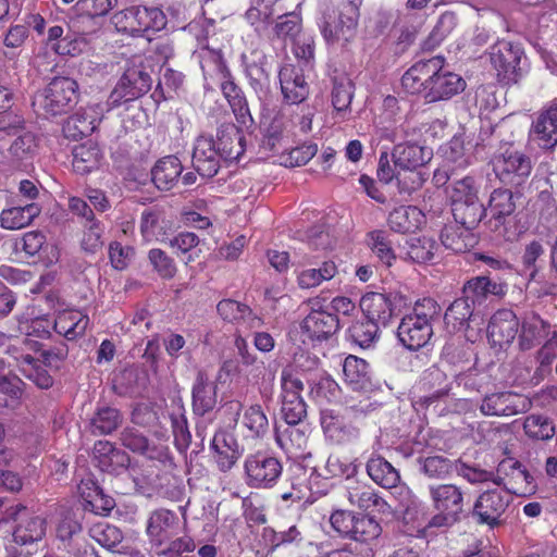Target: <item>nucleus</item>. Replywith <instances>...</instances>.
<instances>
[{
	"label": "nucleus",
	"instance_id": "29",
	"mask_svg": "<svg viewBox=\"0 0 557 557\" xmlns=\"http://www.w3.org/2000/svg\"><path fill=\"white\" fill-rule=\"evenodd\" d=\"M214 459L220 470H230L243 454L237 440L228 432H216L211 442Z\"/></svg>",
	"mask_w": 557,
	"mask_h": 557
},
{
	"label": "nucleus",
	"instance_id": "9",
	"mask_svg": "<svg viewBox=\"0 0 557 557\" xmlns=\"http://www.w3.org/2000/svg\"><path fill=\"white\" fill-rule=\"evenodd\" d=\"M392 156L395 168L405 173H409L410 185H406L404 191L411 193L421 187L425 178L418 170L432 159V150L424 146L407 141L397 144L394 147Z\"/></svg>",
	"mask_w": 557,
	"mask_h": 557
},
{
	"label": "nucleus",
	"instance_id": "7",
	"mask_svg": "<svg viewBox=\"0 0 557 557\" xmlns=\"http://www.w3.org/2000/svg\"><path fill=\"white\" fill-rule=\"evenodd\" d=\"M429 495L436 513L431 518L430 527H450L457 522L463 510V493L455 484L430 485Z\"/></svg>",
	"mask_w": 557,
	"mask_h": 557
},
{
	"label": "nucleus",
	"instance_id": "10",
	"mask_svg": "<svg viewBox=\"0 0 557 557\" xmlns=\"http://www.w3.org/2000/svg\"><path fill=\"white\" fill-rule=\"evenodd\" d=\"M245 478L252 488H271L282 475L281 461L267 453L257 451L246 457L244 462Z\"/></svg>",
	"mask_w": 557,
	"mask_h": 557
},
{
	"label": "nucleus",
	"instance_id": "63",
	"mask_svg": "<svg viewBox=\"0 0 557 557\" xmlns=\"http://www.w3.org/2000/svg\"><path fill=\"white\" fill-rule=\"evenodd\" d=\"M369 238L373 253L382 263L386 267H391L396 260V255L393 250L388 235L383 231H373L369 234Z\"/></svg>",
	"mask_w": 557,
	"mask_h": 557
},
{
	"label": "nucleus",
	"instance_id": "55",
	"mask_svg": "<svg viewBox=\"0 0 557 557\" xmlns=\"http://www.w3.org/2000/svg\"><path fill=\"white\" fill-rule=\"evenodd\" d=\"M515 202L512 193L509 189H495L488 201V207L485 208V213L490 212L491 216L500 220L510 215L515 211Z\"/></svg>",
	"mask_w": 557,
	"mask_h": 557
},
{
	"label": "nucleus",
	"instance_id": "27",
	"mask_svg": "<svg viewBox=\"0 0 557 557\" xmlns=\"http://www.w3.org/2000/svg\"><path fill=\"white\" fill-rule=\"evenodd\" d=\"M216 312L227 323L242 325L247 330L261 327L262 319L245 304L233 299H222L216 305Z\"/></svg>",
	"mask_w": 557,
	"mask_h": 557
},
{
	"label": "nucleus",
	"instance_id": "62",
	"mask_svg": "<svg viewBox=\"0 0 557 557\" xmlns=\"http://www.w3.org/2000/svg\"><path fill=\"white\" fill-rule=\"evenodd\" d=\"M121 418L116 409L103 407L98 409L90 425L95 434H109L119 426Z\"/></svg>",
	"mask_w": 557,
	"mask_h": 557
},
{
	"label": "nucleus",
	"instance_id": "40",
	"mask_svg": "<svg viewBox=\"0 0 557 557\" xmlns=\"http://www.w3.org/2000/svg\"><path fill=\"white\" fill-rule=\"evenodd\" d=\"M102 152L92 140H87L73 148V169L78 174H87L99 168Z\"/></svg>",
	"mask_w": 557,
	"mask_h": 557
},
{
	"label": "nucleus",
	"instance_id": "42",
	"mask_svg": "<svg viewBox=\"0 0 557 557\" xmlns=\"http://www.w3.org/2000/svg\"><path fill=\"white\" fill-rule=\"evenodd\" d=\"M369 476L384 488L397 487L399 472L383 457L372 456L367 462Z\"/></svg>",
	"mask_w": 557,
	"mask_h": 557
},
{
	"label": "nucleus",
	"instance_id": "46",
	"mask_svg": "<svg viewBox=\"0 0 557 557\" xmlns=\"http://www.w3.org/2000/svg\"><path fill=\"white\" fill-rule=\"evenodd\" d=\"M169 418L174 436V444L180 451H184L190 444L191 435L187 426L185 408L181 401H173Z\"/></svg>",
	"mask_w": 557,
	"mask_h": 557
},
{
	"label": "nucleus",
	"instance_id": "6",
	"mask_svg": "<svg viewBox=\"0 0 557 557\" xmlns=\"http://www.w3.org/2000/svg\"><path fill=\"white\" fill-rule=\"evenodd\" d=\"M151 85L152 78L144 59L135 57L111 91L107 103L113 109L123 102L133 101L147 94Z\"/></svg>",
	"mask_w": 557,
	"mask_h": 557
},
{
	"label": "nucleus",
	"instance_id": "5",
	"mask_svg": "<svg viewBox=\"0 0 557 557\" xmlns=\"http://www.w3.org/2000/svg\"><path fill=\"white\" fill-rule=\"evenodd\" d=\"M16 523L13 530L14 542L21 545L40 541L46 534V520L35 515L26 506L0 500V525Z\"/></svg>",
	"mask_w": 557,
	"mask_h": 557
},
{
	"label": "nucleus",
	"instance_id": "59",
	"mask_svg": "<svg viewBox=\"0 0 557 557\" xmlns=\"http://www.w3.org/2000/svg\"><path fill=\"white\" fill-rule=\"evenodd\" d=\"M281 399L283 405H290L297 400H304L301 393L304 383L292 370L284 369L281 375Z\"/></svg>",
	"mask_w": 557,
	"mask_h": 557
},
{
	"label": "nucleus",
	"instance_id": "54",
	"mask_svg": "<svg viewBox=\"0 0 557 557\" xmlns=\"http://www.w3.org/2000/svg\"><path fill=\"white\" fill-rule=\"evenodd\" d=\"M272 0H251L250 8L246 11V20L258 32H264L273 15Z\"/></svg>",
	"mask_w": 557,
	"mask_h": 557
},
{
	"label": "nucleus",
	"instance_id": "18",
	"mask_svg": "<svg viewBox=\"0 0 557 557\" xmlns=\"http://www.w3.org/2000/svg\"><path fill=\"white\" fill-rule=\"evenodd\" d=\"M510 503L508 492L499 488L482 493L473 506V517L479 523L495 527Z\"/></svg>",
	"mask_w": 557,
	"mask_h": 557
},
{
	"label": "nucleus",
	"instance_id": "24",
	"mask_svg": "<svg viewBox=\"0 0 557 557\" xmlns=\"http://www.w3.org/2000/svg\"><path fill=\"white\" fill-rule=\"evenodd\" d=\"M281 91L284 99L293 104L302 102L309 95V85L298 66L285 63L278 72Z\"/></svg>",
	"mask_w": 557,
	"mask_h": 557
},
{
	"label": "nucleus",
	"instance_id": "4",
	"mask_svg": "<svg viewBox=\"0 0 557 557\" xmlns=\"http://www.w3.org/2000/svg\"><path fill=\"white\" fill-rule=\"evenodd\" d=\"M480 185L472 176H466L451 184L448 195L455 221L467 230L475 227L485 214L479 199Z\"/></svg>",
	"mask_w": 557,
	"mask_h": 557
},
{
	"label": "nucleus",
	"instance_id": "22",
	"mask_svg": "<svg viewBox=\"0 0 557 557\" xmlns=\"http://www.w3.org/2000/svg\"><path fill=\"white\" fill-rule=\"evenodd\" d=\"M339 322L336 315L324 311H311L301 322V333L306 339L315 343L326 341L332 337L338 330Z\"/></svg>",
	"mask_w": 557,
	"mask_h": 557
},
{
	"label": "nucleus",
	"instance_id": "32",
	"mask_svg": "<svg viewBox=\"0 0 557 557\" xmlns=\"http://www.w3.org/2000/svg\"><path fill=\"white\" fill-rule=\"evenodd\" d=\"M345 383L354 391L368 392L372 388V376L368 362L349 355L343 362Z\"/></svg>",
	"mask_w": 557,
	"mask_h": 557
},
{
	"label": "nucleus",
	"instance_id": "57",
	"mask_svg": "<svg viewBox=\"0 0 557 557\" xmlns=\"http://www.w3.org/2000/svg\"><path fill=\"white\" fill-rule=\"evenodd\" d=\"M525 434L533 440L548 441L555 435V425L552 420L542 414L528 416L523 423Z\"/></svg>",
	"mask_w": 557,
	"mask_h": 557
},
{
	"label": "nucleus",
	"instance_id": "38",
	"mask_svg": "<svg viewBox=\"0 0 557 557\" xmlns=\"http://www.w3.org/2000/svg\"><path fill=\"white\" fill-rule=\"evenodd\" d=\"M183 171L181 160L175 156L160 159L151 171L152 182L160 190H170L178 182Z\"/></svg>",
	"mask_w": 557,
	"mask_h": 557
},
{
	"label": "nucleus",
	"instance_id": "49",
	"mask_svg": "<svg viewBox=\"0 0 557 557\" xmlns=\"http://www.w3.org/2000/svg\"><path fill=\"white\" fill-rule=\"evenodd\" d=\"M170 246L173 248L178 256H182V260L185 264L197 260L201 252V240L199 237L191 232H182L170 239Z\"/></svg>",
	"mask_w": 557,
	"mask_h": 557
},
{
	"label": "nucleus",
	"instance_id": "8",
	"mask_svg": "<svg viewBox=\"0 0 557 557\" xmlns=\"http://www.w3.org/2000/svg\"><path fill=\"white\" fill-rule=\"evenodd\" d=\"M358 9L348 3L339 11H323L319 20L320 32L331 46H345L356 35Z\"/></svg>",
	"mask_w": 557,
	"mask_h": 557
},
{
	"label": "nucleus",
	"instance_id": "56",
	"mask_svg": "<svg viewBox=\"0 0 557 557\" xmlns=\"http://www.w3.org/2000/svg\"><path fill=\"white\" fill-rule=\"evenodd\" d=\"M382 528L376 520L368 516L356 517L349 537L361 543L370 544L377 540Z\"/></svg>",
	"mask_w": 557,
	"mask_h": 557
},
{
	"label": "nucleus",
	"instance_id": "43",
	"mask_svg": "<svg viewBox=\"0 0 557 557\" xmlns=\"http://www.w3.org/2000/svg\"><path fill=\"white\" fill-rule=\"evenodd\" d=\"M40 213V207L35 203H28L23 207H12L5 209L0 214L1 226L7 230H20L28 224Z\"/></svg>",
	"mask_w": 557,
	"mask_h": 557
},
{
	"label": "nucleus",
	"instance_id": "51",
	"mask_svg": "<svg viewBox=\"0 0 557 557\" xmlns=\"http://www.w3.org/2000/svg\"><path fill=\"white\" fill-rule=\"evenodd\" d=\"M242 424L252 437H263L269 431V419L259 404L250 405L244 410Z\"/></svg>",
	"mask_w": 557,
	"mask_h": 557
},
{
	"label": "nucleus",
	"instance_id": "12",
	"mask_svg": "<svg viewBox=\"0 0 557 557\" xmlns=\"http://www.w3.org/2000/svg\"><path fill=\"white\" fill-rule=\"evenodd\" d=\"M78 84L64 76L54 77L40 95L39 103L52 115L66 113L77 102Z\"/></svg>",
	"mask_w": 557,
	"mask_h": 557
},
{
	"label": "nucleus",
	"instance_id": "17",
	"mask_svg": "<svg viewBox=\"0 0 557 557\" xmlns=\"http://www.w3.org/2000/svg\"><path fill=\"white\" fill-rule=\"evenodd\" d=\"M185 523L171 510L157 509L151 512L147 522V535L152 545L161 547L178 535Z\"/></svg>",
	"mask_w": 557,
	"mask_h": 557
},
{
	"label": "nucleus",
	"instance_id": "31",
	"mask_svg": "<svg viewBox=\"0 0 557 557\" xmlns=\"http://www.w3.org/2000/svg\"><path fill=\"white\" fill-rule=\"evenodd\" d=\"M347 498L351 506L359 509H371L379 513H387L391 509L389 505L366 483L351 482L347 486Z\"/></svg>",
	"mask_w": 557,
	"mask_h": 557
},
{
	"label": "nucleus",
	"instance_id": "47",
	"mask_svg": "<svg viewBox=\"0 0 557 557\" xmlns=\"http://www.w3.org/2000/svg\"><path fill=\"white\" fill-rule=\"evenodd\" d=\"M221 90L231 106L238 123L243 125H247L252 121L247 101L242 92V90L237 87V85L231 79H224L221 83Z\"/></svg>",
	"mask_w": 557,
	"mask_h": 557
},
{
	"label": "nucleus",
	"instance_id": "28",
	"mask_svg": "<svg viewBox=\"0 0 557 557\" xmlns=\"http://www.w3.org/2000/svg\"><path fill=\"white\" fill-rule=\"evenodd\" d=\"M92 455L95 466L102 472L119 474L129 462L128 456L108 441L97 442Z\"/></svg>",
	"mask_w": 557,
	"mask_h": 557
},
{
	"label": "nucleus",
	"instance_id": "45",
	"mask_svg": "<svg viewBox=\"0 0 557 557\" xmlns=\"http://www.w3.org/2000/svg\"><path fill=\"white\" fill-rule=\"evenodd\" d=\"M549 335V326L537 315H527L521 324L520 346L530 349Z\"/></svg>",
	"mask_w": 557,
	"mask_h": 557
},
{
	"label": "nucleus",
	"instance_id": "33",
	"mask_svg": "<svg viewBox=\"0 0 557 557\" xmlns=\"http://www.w3.org/2000/svg\"><path fill=\"white\" fill-rule=\"evenodd\" d=\"M426 222L425 214L414 206H400L388 215L387 223L392 231L410 233L420 230Z\"/></svg>",
	"mask_w": 557,
	"mask_h": 557
},
{
	"label": "nucleus",
	"instance_id": "30",
	"mask_svg": "<svg viewBox=\"0 0 557 557\" xmlns=\"http://www.w3.org/2000/svg\"><path fill=\"white\" fill-rule=\"evenodd\" d=\"M360 308L368 320L386 326L393 315L391 295L370 292L360 299Z\"/></svg>",
	"mask_w": 557,
	"mask_h": 557
},
{
	"label": "nucleus",
	"instance_id": "25",
	"mask_svg": "<svg viewBox=\"0 0 557 557\" xmlns=\"http://www.w3.org/2000/svg\"><path fill=\"white\" fill-rule=\"evenodd\" d=\"M14 247L16 250H23L28 256L38 255L46 267L57 263L60 257L58 246L53 243H47L45 235L40 232L25 233L20 239L15 240Z\"/></svg>",
	"mask_w": 557,
	"mask_h": 557
},
{
	"label": "nucleus",
	"instance_id": "37",
	"mask_svg": "<svg viewBox=\"0 0 557 557\" xmlns=\"http://www.w3.org/2000/svg\"><path fill=\"white\" fill-rule=\"evenodd\" d=\"M89 323V318L79 310H64L53 319V330L66 339L82 336Z\"/></svg>",
	"mask_w": 557,
	"mask_h": 557
},
{
	"label": "nucleus",
	"instance_id": "11",
	"mask_svg": "<svg viewBox=\"0 0 557 557\" xmlns=\"http://www.w3.org/2000/svg\"><path fill=\"white\" fill-rule=\"evenodd\" d=\"M13 138L9 151L16 159L32 156L36 148V137L27 129L24 119L15 113L0 115V141Z\"/></svg>",
	"mask_w": 557,
	"mask_h": 557
},
{
	"label": "nucleus",
	"instance_id": "60",
	"mask_svg": "<svg viewBox=\"0 0 557 557\" xmlns=\"http://www.w3.org/2000/svg\"><path fill=\"white\" fill-rule=\"evenodd\" d=\"M352 92L349 84H336L332 91V103L335 111L334 119L344 122L350 117V103Z\"/></svg>",
	"mask_w": 557,
	"mask_h": 557
},
{
	"label": "nucleus",
	"instance_id": "35",
	"mask_svg": "<svg viewBox=\"0 0 557 557\" xmlns=\"http://www.w3.org/2000/svg\"><path fill=\"white\" fill-rule=\"evenodd\" d=\"M245 138L240 131L232 124L224 125L218 131L216 149L224 161L238 160L245 152Z\"/></svg>",
	"mask_w": 557,
	"mask_h": 557
},
{
	"label": "nucleus",
	"instance_id": "39",
	"mask_svg": "<svg viewBox=\"0 0 557 557\" xmlns=\"http://www.w3.org/2000/svg\"><path fill=\"white\" fill-rule=\"evenodd\" d=\"M463 297L473 306L481 304L487 296H502L506 293V286L491 280L487 276L473 277L463 285Z\"/></svg>",
	"mask_w": 557,
	"mask_h": 557
},
{
	"label": "nucleus",
	"instance_id": "50",
	"mask_svg": "<svg viewBox=\"0 0 557 557\" xmlns=\"http://www.w3.org/2000/svg\"><path fill=\"white\" fill-rule=\"evenodd\" d=\"M234 346L240 358L242 364L245 367H250V370L248 371V376H250L256 382L259 379L263 377L265 372L264 362L260 360L258 356L249 349L248 342L239 333V331L235 334Z\"/></svg>",
	"mask_w": 557,
	"mask_h": 557
},
{
	"label": "nucleus",
	"instance_id": "14",
	"mask_svg": "<svg viewBox=\"0 0 557 557\" xmlns=\"http://www.w3.org/2000/svg\"><path fill=\"white\" fill-rule=\"evenodd\" d=\"M532 408L528 396L511 391L487 393L481 400L480 412L485 417H511L524 413Z\"/></svg>",
	"mask_w": 557,
	"mask_h": 557
},
{
	"label": "nucleus",
	"instance_id": "20",
	"mask_svg": "<svg viewBox=\"0 0 557 557\" xmlns=\"http://www.w3.org/2000/svg\"><path fill=\"white\" fill-rule=\"evenodd\" d=\"M48 46L60 55L76 57L88 49L86 36L72 33L70 27L53 25L47 34Z\"/></svg>",
	"mask_w": 557,
	"mask_h": 557
},
{
	"label": "nucleus",
	"instance_id": "26",
	"mask_svg": "<svg viewBox=\"0 0 557 557\" xmlns=\"http://www.w3.org/2000/svg\"><path fill=\"white\" fill-rule=\"evenodd\" d=\"M518 326L519 321L513 311L502 309L491 318L487 326V336L494 346L503 347L516 338Z\"/></svg>",
	"mask_w": 557,
	"mask_h": 557
},
{
	"label": "nucleus",
	"instance_id": "64",
	"mask_svg": "<svg viewBox=\"0 0 557 557\" xmlns=\"http://www.w3.org/2000/svg\"><path fill=\"white\" fill-rule=\"evenodd\" d=\"M380 326L371 320L356 322L349 327V337L360 347H369L377 337Z\"/></svg>",
	"mask_w": 557,
	"mask_h": 557
},
{
	"label": "nucleus",
	"instance_id": "3",
	"mask_svg": "<svg viewBox=\"0 0 557 557\" xmlns=\"http://www.w3.org/2000/svg\"><path fill=\"white\" fill-rule=\"evenodd\" d=\"M482 58L488 62L497 81L505 85L518 83L527 71L522 47L506 39H498L490 46Z\"/></svg>",
	"mask_w": 557,
	"mask_h": 557
},
{
	"label": "nucleus",
	"instance_id": "36",
	"mask_svg": "<svg viewBox=\"0 0 557 557\" xmlns=\"http://www.w3.org/2000/svg\"><path fill=\"white\" fill-rule=\"evenodd\" d=\"M216 385L209 377L199 372L193 385V409L195 413L203 416L216 405Z\"/></svg>",
	"mask_w": 557,
	"mask_h": 557
},
{
	"label": "nucleus",
	"instance_id": "44",
	"mask_svg": "<svg viewBox=\"0 0 557 557\" xmlns=\"http://www.w3.org/2000/svg\"><path fill=\"white\" fill-rule=\"evenodd\" d=\"M295 272L298 286L301 289H309L332 280L337 273V267L333 261H324L319 268L296 269Z\"/></svg>",
	"mask_w": 557,
	"mask_h": 557
},
{
	"label": "nucleus",
	"instance_id": "53",
	"mask_svg": "<svg viewBox=\"0 0 557 557\" xmlns=\"http://www.w3.org/2000/svg\"><path fill=\"white\" fill-rule=\"evenodd\" d=\"M510 488L512 493L521 496H530L536 492L534 478L517 461H510Z\"/></svg>",
	"mask_w": 557,
	"mask_h": 557
},
{
	"label": "nucleus",
	"instance_id": "41",
	"mask_svg": "<svg viewBox=\"0 0 557 557\" xmlns=\"http://www.w3.org/2000/svg\"><path fill=\"white\" fill-rule=\"evenodd\" d=\"M321 425L323 431L334 443H344L358 435V430L351 424L346 423L333 410H323L321 413Z\"/></svg>",
	"mask_w": 557,
	"mask_h": 557
},
{
	"label": "nucleus",
	"instance_id": "2",
	"mask_svg": "<svg viewBox=\"0 0 557 557\" xmlns=\"http://www.w3.org/2000/svg\"><path fill=\"white\" fill-rule=\"evenodd\" d=\"M441 308L432 298L416 301L412 311L406 314L397 329L399 342L409 350L424 347L433 335L432 323L440 317Z\"/></svg>",
	"mask_w": 557,
	"mask_h": 557
},
{
	"label": "nucleus",
	"instance_id": "58",
	"mask_svg": "<svg viewBox=\"0 0 557 557\" xmlns=\"http://www.w3.org/2000/svg\"><path fill=\"white\" fill-rule=\"evenodd\" d=\"M183 84L184 75L181 72L165 69L152 97L157 102L172 98L173 94H176L182 88Z\"/></svg>",
	"mask_w": 557,
	"mask_h": 557
},
{
	"label": "nucleus",
	"instance_id": "19",
	"mask_svg": "<svg viewBox=\"0 0 557 557\" xmlns=\"http://www.w3.org/2000/svg\"><path fill=\"white\" fill-rule=\"evenodd\" d=\"M290 491L284 492L281 497L283 500L293 502H313V488L318 481L315 468L310 462H297L292 467Z\"/></svg>",
	"mask_w": 557,
	"mask_h": 557
},
{
	"label": "nucleus",
	"instance_id": "52",
	"mask_svg": "<svg viewBox=\"0 0 557 557\" xmlns=\"http://www.w3.org/2000/svg\"><path fill=\"white\" fill-rule=\"evenodd\" d=\"M139 36L148 30H161L166 25L163 11L156 7H134Z\"/></svg>",
	"mask_w": 557,
	"mask_h": 557
},
{
	"label": "nucleus",
	"instance_id": "15",
	"mask_svg": "<svg viewBox=\"0 0 557 557\" xmlns=\"http://www.w3.org/2000/svg\"><path fill=\"white\" fill-rule=\"evenodd\" d=\"M492 164L499 181L511 186L522 185L532 172L531 159L518 150L507 149L495 156Z\"/></svg>",
	"mask_w": 557,
	"mask_h": 557
},
{
	"label": "nucleus",
	"instance_id": "61",
	"mask_svg": "<svg viewBox=\"0 0 557 557\" xmlns=\"http://www.w3.org/2000/svg\"><path fill=\"white\" fill-rule=\"evenodd\" d=\"M436 242L429 237H414L408 242V257L417 263H426L434 257Z\"/></svg>",
	"mask_w": 557,
	"mask_h": 557
},
{
	"label": "nucleus",
	"instance_id": "48",
	"mask_svg": "<svg viewBox=\"0 0 557 557\" xmlns=\"http://www.w3.org/2000/svg\"><path fill=\"white\" fill-rule=\"evenodd\" d=\"M445 323L453 331H461L475 321L472 305L465 297L456 299L445 312Z\"/></svg>",
	"mask_w": 557,
	"mask_h": 557
},
{
	"label": "nucleus",
	"instance_id": "21",
	"mask_svg": "<svg viewBox=\"0 0 557 557\" xmlns=\"http://www.w3.org/2000/svg\"><path fill=\"white\" fill-rule=\"evenodd\" d=\"M222 156L216 149V143L212 137L199 136L194 145L193 165L199 175L203 177H213L220 166Z\"/></svg>",
	"mask_w": 557,
	"mask_h": 557
},
{
	"label": "nucleus",
	"instance_id": "13",
	"mask_svg": "<svg viewBox=\"0 0 557 557\" xmlns=\"http://www.w3.org/2000/svg\"><path fill=\"white\" fill-rule=\"evenodd\" d=\"M310 434L311 428L307 423L287 424L284 429H276L275 442L295 463L307 462L312 456Z\"/></svg>",
	"mask_w": 557,
	"mask_h": 557
},
{
	"label": "nucleus",
	"instance_id": "23",
	"mask_svg": "<svg viewBox=\"0 0 557 557\" xmlns=\"http://www.w3.org/2000/svg\"><path fill=\"white\" fill-rule=\"evenodd\" d=\"M529 138L543 149L557 145V101L544 109L532 123Z\"/></svg>",
	"mask_w": 557,
	"mask_h": 557
},
{
	"label": "nucleus",
	"instance_id": "16",
	"mask_svg": "<svg viewBox=\"0 0 557 557\" xmlns=\"http://www.w3.org/2000/svg\"><path fill=\"white\" fill-rule=\"evenodd\" d=\"M111 110L112 106L107 102L89 103L81 108L65 121L63 125L65 137L76 140L90 135L98 127L104 114Z\"/></svg>",
	"mask_w": 557,
	"mask_h": 557
},
{
	"label": "nucleus",
	"instance_id": "34",
	"mask_svg": "<svg viewBox=\"0 0 557 557\" xmlns=\"http://www.w3.org/2000/svg\"><path fill=\"white\" fill-rule=\"evenodd\" d=\"M476 146L472 139L456 135L442 148V153L446 162L456 168H466L475 160Z\"/></svg>",
	"mask_w": 557,
	"mask_h": 557
},
{
	"label": "nucleus",
	"instance_id": "1",
	"mask_svg": "<svg viewBox=\"0 0 557 557\" xmlns=\"http://www.w3.org/2000/svg\"><path fill=\"white\" fill-rule=\"evenodd\" d=\"M443 57L416 62L401 77L409 94H421L426 102L447 100L466 88L463 78L444 66Z\"/></svg>",
	"mask_w": 557,
	"mask_h": 557
}]
</instances>
